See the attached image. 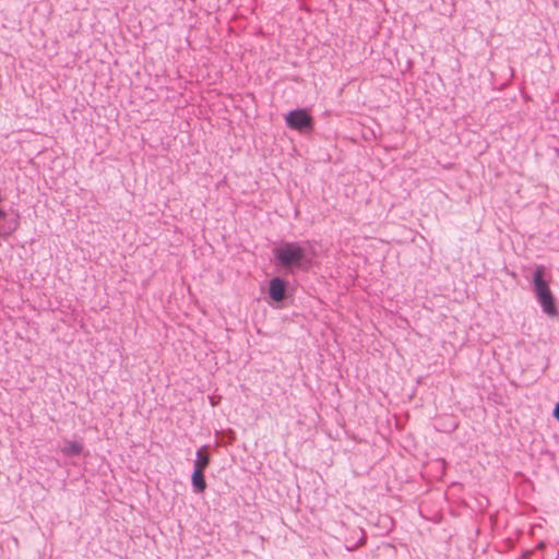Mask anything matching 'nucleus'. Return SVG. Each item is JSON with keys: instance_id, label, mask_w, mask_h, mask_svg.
<instances>
[{"instance_id": "f257e3e1", "label": "nucleus", "mask_w": 559, "mask_h": 559, "mask_svg": "<svg viewBox=\"0 0 559 559\" xmlns=\"http://www.w3.org/2000/svg\"><path fill=\"white\" fill-rule=\"evenodd\" d=\"M533 289L543 311L549 317L558 316L555 297L544 280V267L537 266L533 274Z\"/></svg>"}, {"instance_id": "f03ea898", "label": "nucleus", "mask_w": 559, "mask_h": 559, "mask_svg": "<svg viewBox=\"0 0 559 559\" xmlns=\"http://www.w3.org/2000/svg\"><path fill=\"white\" fill-rule=\"evenodd\" d=\"M275 258L282 266L300 265L305 250L297 242H285L275 250Z\"/></svg>"}, {"instance_id": "7ed1b4c3", "label": "nucleus", "mask_w": 559, "mask_h": 559, "mask_svg": "<svg viewBox=\"0 0 559 559\" xmlns=\"http://www.w3.org/2000/svg\"><path fill=\"white\" fill-rule=\"evenodd\" d=\"M287 127L299 132L310 131L313 127V119L306 109L289 111L285 118Z\"/></svg>"}, {"instance_id": "20e7f679", "label": "nucleus", "mask_w": 559, "mask_h": 559, "mask_svg": "<svg viewBox=\"0 0 559 559\" xmlns=\"http://www.w3.org/2000/svg\"><path fill=\"white\" fill-rule=\"evenodd\" d=\"M286 294V282L281 277H274L270 281L269 295L275 301H282Z\"/></svg>"}, {"instance_id": "39448f33", "label": "nucleus", "mask_w": 559, "mask_h": 559, "mask_svg": "<svg viewBox=\"0 0 559 559\" xmlns=\"http://www.w3.org/2000/svg\"><path fill=\"white\" fill-rule=\"evenodd\" d=\"M210 464V455L207 453H205V447H202L201 449H199L197 451V457H195V461H194V468L193 471H200V472H204V469L209 466Z\"/></svg>"}, {"instance_id": "423d86ee", "label": "nucleus", "mask_w": 559, "mask_h": 559, "mask_svg": "<svg viewBox=\"0 0 559 559\" xmlns=\"http://www.w3.org/2000/svg\"><path fill=\"white\" fill-rule=\"evenodd\" d=\"M3 219H4V223L1 227L2 234L10 235L17 229V227L20 225V214L19 213H15L14 216H12V217L7 218V216H5Z\"/></svg>"}, {"instance_id": "0eeeda50", "label": "nucleus", "mask_w": 559, "mask_h": 559, "mask_svg": "<svg viewBox=\"0 0 559 559\" xmlns=\"http://www.w3.org/2000/svg\"><path fill=\"white\" fill-rule=\"evenodd\" d=\"M191 481L194 492L202 493L206 489V481L203 472H200L199 469L193 471Z\"/></svg>"}, {"instance_id": "6e6552de", "label": "nucleus", "mask_w": 559, "mask_h": 559, "mask_svg": "<svg viewBox=\"0 0 559 559\" xmlns=\"http://www.w3.org/2000/svg\"><path fill=\"white\" fill-rule=\"evenodd\" d=\"M83 445L78 441H69L62 449V453L67 456H76L81 454Z\"/></svg>"}, {"instance_id": "1a4fd4ad", "label": "nucleus", "mask_w": 559, "mask_h": 559, "mask_svg": "<svg viewBox=\"0 0 559 559\" xmlns=\"http://www.w3.org/2000/svg\"><path fill=\"white\" fill-rule=\"evenodd\" d=\"M552 415L557 420H559V402L556 404Z\"/></svg>"}]
</instances>
